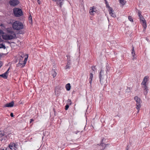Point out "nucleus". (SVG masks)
I'll use <instances>...</instances> for the list:
<instances>
[{
  "label": "nucleus",
  "instance_id": "obj_1",
  "mask_svg": "<svg viewBox=\"0 0 150 150\" xmlns=\"http://www.w3.org/2000/svg\"><path fill=\"white\" fill-rule=\"evenodd\" d=\"M108 69L105 72L103 70L101 69L99 73V78L100 79V82L102 84L106 81V75L107 74Z\"/></svg>",
  "mask_w": 150,
  "mask_h": 150
},
{
  "label": "nucleus",
  "instance_id": "obj_2",
  "mask_svg": "<svg viewBox=\"0 0 150 150\" xmlns=\"http://www.w3.org/2000/svg\"><path fill=\"white\" fill-rule=\"evenodd\" d=\"M12 27L14 29L19 30L23 29V25L22 23L19 21H16L13 23Z\"/></svg>",
  "mask_w": 150,
  "mask_h": 150
},
{
  "label": "nucleus",
  "instance_id": "obj_3",
  "mask_svg": "<svg viewBox=\"0 0 150 150\" xmlns=\"http://www.w3.org/2000/svg\"><path fill=\"white\" fill-rule=\"evenodd\" d=\"M13 13L16 17H20L23 15V12L21 9L18 8H14Z\"/></svg>",
  "mask_w": 150,
  "mask_h": 150
},
{
  "label": "nucleus",
  "instance_id": "obj_4",
  "mask_svg": "<svg viewBox=\"0 0 150 150\" xmlns=\"http://www.w3.org/2000/svg\"><path fill=\"white\" fill-rule=\"evenodd\" d=\"M16 35L14 34L12 35H9L7 34L4 35H2V38L4 39L5 40H11L15 38Z\"/></svg>",
  "mask_w": 150,
  "mask_h": 150
},
{
  "label": "nucleus",
  "instance_id": "obj_5",
  "mask_svg": "<svg viewBox=\"0 0 150 150\" xmlns=\"http://www.w3.org/2000/svg\"><path fill=\"white\" fill-rule=\"evenodd\" d=\"M134 100L136 102V108L137 109H140L141 107V103L140 98L137 96H135L134 97Z\"/></svg>",
  "mask_w": 150,
  "mask_h": 150
},
{
  "label": "nucleus",
  "instance_id": "obj_6",
  "mask_svg": "<svg viewBox=\"0 0 150 150\" xmlns=\"http://www.w3.org/2000/svg\"><path fill=\"white\" fill-rule=\"evenodd\" d=\"M139 19H140V22L142 24L144 28V30H146L147 27L146 21L145 20L143 16L140 17Z\"/></svg>",
  "mask_w": 150,
  "mask_h": 150
},
{
  "label": "nucleus",
  "instance_id": "obj_7",
  "mask_svg": "<svg viewBox=\"0 0 150 150\" xmlns=\"http://www.w3.org/2000/svg\"><path fill=\"white\" fill-rule=\"evenodd\" d=\"M19 1L18 0H11L9 1V4L11 6H15L18 4Z\"/></svg>",
  "mask_w": 150,
  "mask_h": 150
},
{
  "label": "nucleus",
  "instance_id": "obj_8",
  "mask_svg": "<svg viewBox=\"0 0 150 150\" xmlns=\"http://www.w3.org/2000/svg\"><path fill=\"white\" fill-rule=\"evenodd\" d=\"M52 1H55L57 5H59V7L60 8H62V6L64 4V0H52Z\"/></svg>",
  "mask_w": 150,
  "mask_h": 150
},
{
  "label": "nucleus",
  "instance_id": "obj_9",
  "mask_svg": "<svg viewBox=\"0 0 150 150\" xmlns=\"http://www.w3.org/2000/svg\"><path fill=\"white\" fill-rule=\"evenodd\" d=\"M149 78V76H146L144 78L143 81L141 83V85L143 86H146V83L148 81V79Z\"/></svg>",
  "mask_w": 150,
  "mask_h": 150
},
{
  "label": "nucleus",
  "instance_id": "obj_10",
  "mask_svg": "<svg viewBox=\"0 0 150 150\" xmlns=\"http://www.w3.org/2000/svg\"><path fill=\"white\" fill-rule=\"evenodd\" d=\"M10 148L12 150L14 149V150H16L15 148H16V145L14 143H11L9 145Z\"/></svg>",
  "mask_w": 150,
  "mask_h": 150
},
{
  "label": "nucleus",
  "instance_id": "obj_11",
  "mask_svg": "<svg viewBox=\"0 0 150 150\" xmlns=\"http://www.w3.org/2000/svg\"><path fill=\"white\" fill-rule=\"evenodd\" d=\"M142 87L143 88L144 93V95H146L149 91V89L146 86H143Z\"/></svg>",
  "mask_w": 150,
  "mask_h": 150
},
{
  "label": "nucleus",
  "instance_id": "obj_12",
  "mask_svg": "<svg viewBox=\"0 0 150 150\" xmlns=\"http://www.w3.org/2000/svg\"><path fill=\"white\" fill-rule=\"evenodd\" d=\"M14 103V102L12 101L9 103L5 104L4 105V106L5 107H12L13 106Z\"/></svg>",
  "mask_w": 150,
  "mask_h": 150
},
{
  "label": "nucleus",
  "instance_id": "obj_13",
  "mask_svg": "<svg viewBox=\"0 0 150 150\" xmlns=\"http://www.w3.org/2000/svg\"><path fill=\"white\" fill-rule=\"evenodd\" d=\"M132 56L133 57V58H132L133 60H134L135 58L136 57V55L135 54V52L134 50V47L133 46H132Z\"/></svg>",
  "mask_w": 150,
  "mask_h": 150
},
{
  "label": "nucleus",
  "instance_id": "obj_14",
  "mask_svg": "<svg viewBox=\"0 0 150 150\" xmlns=\"http://www.w3.org/2000/svg\"><path fill=\"white\" fill-rule=\"evenodd\" d=\"M95 9V8L94 6L91 7L89 11V13L90 14L92 15H93L94 12H95V11L94 10Z\"/></svg>",
  "mask_w": 150,
  "mask_h": 150
},
{
  "label": "nucleus",
  "instance_id": "obj_15",
  "mask_svg": "<svg viewBox=\"0 0 150 150\" xmlns=\"http://www.w3.org/2000/svg\"><path fill=\"white\" fill-rule=\"evenodd\" d=\"M109 14L110 16L113 17L115 18L116 17V16L114 13H113L114 11L112 9V11L111 12L110 11H109Z\"/></svg>",
  "mask_w": 150,
  "mask_h": 150
},
{
  "label": "nucleus",
  "instance_id": "obj_16",
  "mask_svg": "<svg viewBox=\"0 0 150 150\" xmlns=\"http://www.w3.org/2000/svg\"><path fill=\"white\" fill-rule=\"evenodd\" d=\"M71 86L69 83H68L66 85V88L67 90L69 91L71 88Z\"/></svg>",
  "mask_w": 150,
  "mask_h": 150
},
{
  "label": "nucleus",
  "instance_id": "obj_17",
  "mask_svg": "<svg viewBox=\"0 0 150 150\" xmlns=\"http://www.w3.org/2000/svg\"><path fill=\"white\" fill-rule=\"evenodd\" d=\"M52 75L53 78L55 77L57 75V73L56 72L55 69H52Z\"/></svg>",
  "mask_w": 150,
  "mask_h": 150
},
{
  "label": "nucleus",
  "instance_id": "obj_18",
  "mask_svg": "<svg viewBox=\"0 0 150 150\" xmlns=\"http://www.w3.org/2000/svg\"><path fill=\"white\" fill-rule=\"evenodd\" d=\"M106 7L108 8V11H110V12H111L112 11V8L111 7H110L109 6L108 4V3H107V4H106Z\"/></svg>",
  "mask_w": 150,
  "mask_h": 150
},
{
  "label": "nucleus",
  "instance_id": "obj_19",
  "mask_svg": "<svg viewBox=\"0 0 150 150\" xmlns=\"http://www.w3.org/2000/svg\"><path fill=\"white\" fill-rule=\"evenodd\" d=\"M4 135L6 136V134H5L4 131H0V137H2Z\"/></svg>",
  "mask_w": 150,
  "mask_h": 150
},
{
  "label": "nucleus",
  "instance_id": "obj_20",
  "mask_svg": "<svg viewBox=\"0 0 150 150\" xmlns=\"http://www.w3.org/2000/svg\"><path fill=\"white\" fill-rule=\"evenodd\" d=\"M7 31L8 33H10L12 35L13 34H15L13 31L11 30H10L8 28L7 29Z\"/></svg>",
  "mask_w": 150,
  "mask_h": 150
},
{
  "label": "nucleus",
  "instance_id": "obj_21",
  "mask_svg": "<svg viewBox=\"0 0 150 150\" xmlns=\"http://www.w3.org/2000/svg\"><path fill=\"white\" fill-rule=\"evenodd\" d=\"M70 61H68L67 62V64L65 67V69H69L70 68L69 65H70Z\"/></svg>",
  "mask_w": 150,
  "mask_h": 150
},
{
  "label": "nucleus",
  "instance_id": "obj_22",
  "mask_svg": "<svg viewBox=\"0 0 150 150\" xmlns=\"http://www.w3.org/2000/svg\"><path fill=\"white\" fill-rule=\"evenodd\" d=\"M6 47L5 45H3V43H0V48H3L5 49Z\"/></svg>",
  "mask_w": 150,
  "mask_h": 150
},
{
  "label": "nucleus",
  "instance_id": "obj_23",
  "mask_svg": "<svg viewBox=\"0 0 150 150\" xmlns=\"http://www.w3.org/2000/svg\"><path fill=\"white\" fill-rule=\"evenodd\" d=\"M0 76H1L3 77V78L4 79H7V76L4 73L0 75Z\"/></svg>",
  "mask_w": 150,
  "mask_h": 150
},
{
  "label": "nucleus",
  "instance_id": "obj_24",
  "mask_svg": "<svg viewBox=\"0 0 150 150\" xmlns=\"http://www.w3.org/2000/svg\"><path fill=\"white\" fill-rule=\"evenodd\" d=\"M27 59V58H25L24 60V62L23 63V65L22 66V67H23L25 66V65L26 63V62Z\"/></svg>",
  "mask_w": 150,
  "mask_h": 150
},
{
  "label": "nucleus",
  "instance_id": "obj_25",
  "mask_svg": "<svg viewBox=\"0 0 150 150\" xmlns=\"http://www.w3.org/2000/svg\"><path fill=\"white\" fill-rule=\"evenodd\" d=\"M29 21L30 23H32V16L30 15L29 17Z\"/></svg>",
  "mask_w": 150,
  "mask_h": 150
},
{
  "label": "nucleus",
  "instance_id": "obj_26",
  "mask_svg": "<svg viewBox=\"0 0 150 150\" xmlns=\"http://www.w3.org/2000/svg\"><path fill=\"white\" fill-rule=\"evenodd\" d=\"M138 15L139 18H140V17H142V16H143L141 14V12L140 11H138Z\"/></svg>",
  "mask_w": 150,
  "mask_h": 150
},
{
  "label": "nucleus",
  "instance_id": "obj_27",
  "mask_svg": "<svg viewBox=\"0 0 150 150\" xmlns=\"http://www.w3.org/2000/svg\"><path fill=\"white\" fill-rule=\"evenodd\" d=\"M125 0H119L120 3L122 4L123 5H124L125 4V2L124 1Z\"/></svg>",
  "mask_w": 150,
  "mask_h": 150
},
{
  "label": "nucleus",
  "instance_id": "obj_28",
  "mask_svg": "<svg viewBox=\"0 0 150 150\" xmlns=\"http://www.w3.org/2000/svg\"><path fill=\"white\" fill-rule=\"evenodd\" d=\"M23 62H21L20 61H19V63L17 64L18 66H20L21 67H22V66L23 65Z\"/></svg>",
  "mask_w": 150,
  "mask_h": 150
},
{
  "label": "nucleus",
  "instance_id": "obj_29",
  "mask_svg": "<svg viewBox=\"0 0 150 150\" xmlns=\"http://www.w3.org/2000/svg\"><path fill=\"white\" fill-rule=\"evenodd\" d=\"M128 19L131 22H133V19L132 18V17L131 16H129L128 17Z\"/></svg>",
  "mask_w": 150,
  "mask_h": 150
},
{
  "label": "nucleus",
  "instance_id": "obj_30",
  "mask_svg": "<svg viewBox=\"0 0 150 150\" xmlns=\"http://www.w3.org/2000/svg\"><path fill=\"white\" fill-rule=\"evenodd\" d=\"M103 139L102 140V141H101V143L100 144V145L102 146L103 147H104V148L106 146V145H105V144H104V143H102V142L103 141Z\"/></svg>",
  "mask_w": 150,
  "mask_h": 150
},
{
  "label": "nucleus",
  "instance_id": "obj_31",
  "mask_svg": "<svg viewBox=\"0 0 150 150\" xmlns=\"http://www.w3.org/2000/svg\"><path fill=\"white\" fill-rule=\"evenodd\" d=\"M10 69V68H8V69H7V71L5 73H4L6 74V75L7 76H8V74L9 72V71Z\"/></svg>",
  "mask_w": 150,
  "mask_h": 150
},
{
  "label": "nucleus",
  "instance_id": "obj_32",
  "mask_svg": "<svg viewBox=\"0 0 150 150\" xmlns=\"http://www.w3.org/2000/svg\"><path fill=\"white\" fill-rule=\"evenodd\" d=\"M93 77V74L91 73L90 74V75L89 79H92Z\"/></svg>",
  "mask_w": 150,
  "mask_h": 150
},
{
  "label": "nucleus",
  "instance_id": "obj_33",
  "mask_svg": "<svg viewBox=\"0 0 150 150\" xmlns=\"http://www.w3.org/2000/svg\"><path fill=\"white\" fill-rule=\"evenodd\" d=\"M69 107V105L68 104L67 105L65 106V110H67Z\"/></svg>",
  "mask_w": 150,
  "mask_h": 150
},
{
  "label": "nucleus",
  "instance_id": "obj_34",
  "mask_svg": "<svg viewBox=\"0 0 150 150\" xmlns=\"http://www.w3.org/2000/svg\"><path fill=\"white\" fill-rule=\"evenodd\" d=\"M92 70L94 71H96V68L95 66L92 67Z\"/></svg>",
  "mask_w": 150,
  "mask_h": 150
},
{
  "label": "nucleus",
  "instance_id": "obj_35",
  "mask_svg": "<svg viewBox=\"0 0 150 150\" xmlns=\"http://www.w3.org/2000/svg\"><path fill=\"white\" fill-rule=\"evenodd\" d=\"M131 88L130 87H127V88L126 89L127 92H129L130 91Z\"/></svg>",
  "mask_w": 150,
  "mask_h": 150
},
{
  "label": "nucleus",
  "instance_id": "obj_36",
  "mask_svg": "<svg viewBox=\"0 0 150 150\" xmlns=\"http://www.w3.org/2000/svg\"><path fill=\"white\" fill-rule=\"evenodd\" d=\"M67 101V102L69 103V105H71V100L69 99Z\"/></svg>",
  "mask_w": 150,
  "mask_h": 150
},
{
  "label": "nucleus",
  "instance_id": "obj_37",
  "mask_svg": "<svg viewBox=\"0 0 150 150\" xmlns=\"http://www.w3.org/2000/svg\"><path fill=\"white\" fill-rule=\"evenodd\" d=\"M4 34V32L1 30L0 29V34Z\"/></svg>",
  "mask_w": 150,
  "mask_h": 150
},
{
  "label": "nucleus",
  "instance_id": "obj_38",
  "mask_svg": "<svg viewBox=\"0 0 150 150\" xmlns=\"http://www.w3.org/2000/svg\"><path fill=\"white\" fill-rule=\"evenodd\" d=\"M34 121V120L32 119H31L30 120V123H31L33 121Z\"/></svg>",
  "mask_w": 150,
  "mask_h": 150
},
{
  "label": "nucleus",
  "instance_id": "obj_39",
  "mask_svg": "<svg viewBox=\"0 0 150 150\" xmlns=\"http://www.w3.org/2000/svg\"><path fill=\"white\" fill-rule=\"evenodd\" d=\"M10 116L12 117H13V114L12 112L11 113Z\"/></svg>",
  "mask_w": 150,
  "mask_h": 150
},
{
  "label": "nucleus",
  "instance_id": "obj_40",
  "mask_svg": "<svg viewBox=\"0 0 150 150\" xmlns=\"http://www.w3.org/2000/svg\"><path fill=\"white\" fill-rule=\"evenodd\" d=\"M2 63L1 62H0V68L2 66Z\"/></svg>",
  "mask_w": 150,
  "mask_h": 150
},
{
  "label": "nucleus",
  "instance_id": "obj_41",
  "mask_svg": "<svg viewBox=\"0 0 150 150\" xmlns=\"http://www.w3.org/2000/svg\"><path fill=\"white\" fill-rule=\"evenodd\" d=\"M90 79V80L89 81V83H90V84H91L92 79Z\"/></svg>",
  "mask_w": 150,
  "mask_h": 150
},
{
  "label": "nucleus",
  "instance_id": "obj_42",
  "mask_svg": "<svg viewBox=\"0 0 150 150\" xmlns=\"http://www.w3.org/2000/svg\"><path fill=\"white\" fill-rule=\"evenodd\" d=\"M57 89H55V94H57Z\"/></svg>",
  "mask_w": 150,
  "mask_h": 150
},
{
  "label": "nucleus",
  "instance_id": "obj_43",
  "mask_svg": "<svg viewBox=\"0 0 150 150\" xmlns=\"http://www.w3.org/2000/svg\"><path fill=\"white\" fill-rule=\"evenodd\" d=\"M105 3L106 4H107V3H108L107 1L106 0H105Z\"/></svg>",
  "mask_w": 150,
  "mask_h": 150
},
{
  "label": "nucleus",
  "instance_id": "obj_44",
  "mask_svg": "<svg viewBox=\"0 0 150 150\" xmlns=\"http://www.w3.org/2000/svg\"><path fill=\"white\" fill-rule=\"evenodd\" d=\"M137 109L138 110V111H137V113H138L139 112V109Z\"/></svg>",
  "mask_w": 150,
  "mask_h": 150
},
{
  "label": "nucleus",
  "instance_id": "obj_45",
  "mask_svg": "<svg viewBox=\"0 0 150 150\" xmlns=\"http://www.w3.org/2000/svg\"><path fill=\"white\" fill-rule=\"evenodd\" d=\"M6 149H1V150H6Z\"/></svg>",
  "mask_w": 150,
  "mask_h": 150
},
{
  "label": "nucleus",
  "instance_id": "obj_46",
  "mask_svg": "<svg viewBox=\"0 0 150 150\" xmlns=\"http://www.w3.org/2000/svg\"><path fill=\"white\" fill-rule=\"evenodd\" d=\"M128 147L127 148V149H126V150H128Z\"/></svg>",
  "mask_w": 150,
  "mask_h": 150
}]
</instances>
